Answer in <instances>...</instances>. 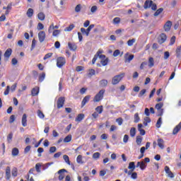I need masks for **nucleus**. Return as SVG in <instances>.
I'll list each match as a JSON object with an SVG mask.
<instances>
[{"instance_id": "43", "label": "nucleus", "mask_w": 181, "mask_h": 181, "mask_svg": "<svg viewBox=\"0 0 181 181\" xmlns=\"http://www.w3.org/2000/svg\"><path fill=\"white\" fill-rule=\"evenodd\" d=\"M136 142L137 145H140L141 144H142V137L141 136H137Z\"/></svg>"}, {"instance_id": "1", "label": "nucleus", "mask_w": 181, "mask_h": 181, "mask_svg": "<svg viewBox=\"0 0 181 181\" xmlns=\"http://www.w3.org/2000/svg\"><path fill=\"white\" fill-rule=\"evenodd\" d=\"M105 93V90H100L94 97L93 102L94 103H100L103 98H104V93Z\"/></svg>"}, {"instance_id": "31", "label": "nucleus", "mask_w": 181, "mask_h": 181, "mask_svg": "<svg viewBox=\"0 0 181 181\" xmlns=\"http://www.w3.org/2000/svg\"><path fill=\"white\" fill-rule=\"evenodd\" d=\"M177 57H180L181 56V45L177 47L175 51Z\"/></svg>"}, {"instance_id": "60", "label": "nucleus", "mask_w": 181, "mask_h": 181, "mask_svg": "<svg viewBox=\"0 0 181 181\" xmlns=\"http://www.w3.org/2000/svg\"><path fill=\"white\" fill-rule=\"evenodd\" d=\"M170 56V54L169 53V52H164V59L165 60H168V59H169Z\"/></svg>"}, {"instance_id": "51", "label": "nucleus", "mask_w": 181, "mask_h": 181, "mask_svg": "<svg viewBox=\"0 0 181 181\" xmlns=\"http://www.w3.org/2000/svg\"><path fill=\"white\" fill-rule=\"evenodd\" d=\"M129 139V136H128V134H125V135L124 136V138H123V142H124V144H127Z\"/></svg>"}, {"instance_id": "37", "label": "nucleus", "mask_w": 181, "mask_h": 181, "mask_svg": "<svg viewBox=\"0 0 181 181\" xmlns=\"http://www.w3.org/2000/svg\"><path fill=\"white\" fill-rule=\"evenodd\" d=\"M71 141V135H68L64 139V142L66 144L67 142H70Z\"/></svg>"}, {"instance_id": "39", "label": "nucleus", "mask_w": 181, "mask_h": 181, "mask_svg": "<svg viewBox=\"0 0 181 181\" xmlns=\"http://www.w3.org/2000/svg\"><path fill=\"white\" fill-rule=\"evenodd\" d=\"M160 125H162V117L158 118L156 127L157 128H160Z\"/></svg>"}, {"instance_id": "7", "label": "nucleus", "mask_w": 181, "mask_h": 181, "mask_svg": "<svg viewBox=\"0 0 181 181\" xmlns=\"http://www.w3.org/2000/svg\"><path fill=\"white\" fill-rule=\"evenodd\" d=\"M158 39V43L160 45H162L163 43H165V42H166V39H168V37L166 36V34L161 33L159 35Z\"/></svg>"}, {"instance_id": "25", "label": "nucleus", "mask_w": 181, "mask_h": 181, "mask_svg": "<svg viewBox=\"0 0 181 181\" xmlns=\"http://www.w3.org/2000/svg\"><path fill=\"white\" fill-rule=\"evenodd\" d=\"M77 163H80L81 165H83L84 162L83 161V156L78 155L76 158Z\"/></svg>"}, {"instance_id": "42", "label": "nucleus", "mask_w": 181, "mask_h": 181, "mask_svg": "<svg viewBox=\"0 0 181 181\" xmlns=\"http://www.w3.org/2000/svg\"><path fill=\"white\" fill-rule=\"evenodd\" d=\"M12 138H13V134L10 133L7 136V141L8 144H11L12 142Z\"/></svg>"}, {"instance_id": "40", "label": "nucleus", "mask_w": 181, "mask_h": 181, "mask_svg": "<svg viewBox=\"0 0 181 181\" xmlns=\"http://www.w3.org/2000/svg\"><path fill=\"white\" fill-rule=\"evenodd\" d=\"M37 114L39 118H40L41 119H43V118H45V114H43L42 111L37 110Z\"/></svg>"}, {"instance_id": "44", "label": "nucleus", "mask_w": 181, "mask_h": 181, "mask_svg": "<svg viewBox=\"0 0 181 181\" xmlns=\"http://www.w3.org/2000/svg\"><path fill=\"white\" fill-rule=\"evenodd\" d=\"M140 118H139V115L138 113H135L134 115V122L136 124H138L139 122Z\"/></svg>"}, {"instance_id": "10", "label": "nucleus", "mask_w": 181, "mask_h": 181, "mask_svg": "<svg viewBox=\"0 0 181 181\" xmlns=\"http://www.w3.org/2000/svg\"><path fill=\"white\" fill-rule=\"evenodd\" d=\"M164 30L165 32H169L172 28V21H168L164 25Z\"/></svg>"}, {"instance_id": "49", "label": "nucleus", "mask_w": 181, "mask_h": 181, "mask_svg": "<svg viewBox=\"0 0 181 181\" xmlns=\"http://www.w3.org/2000/svg\"><path fill=\"white\" fill-rule=\"evenodd\" d=\"M175 42H176V37L173 36L170 39V45L172 46V45H175Z\"/></svg>"}, {"instance_id": "45", "label": "nucleus", "mask_w": 181, "mask_h": 181, "mask_svg": "<svg viewBox=\"0 0 181 181\" xmlns=\"http://www.w3.org/2000/svg\"><path fill=\"white\" fill-rule=\"evenodd\" d=\"M146 89H142V90L139 92V95H138V97H139V98H141V97L144 96V95L146 94Z\"/></svg>"}, {"instance_id": "14", "label": "nucleus", "mask_w": 181, "mask_h": 181, "mask_svg": "<svg viewBox=\"0 0 181 181\" xmlns=\"http://www.w3.org/2000/svg\"><path fill=\"white\" fill-rule=\"evenodd\" d=\"M152 4H153V1L152 0H146L144 3V9H148L152 6Z\"/></svg>"}, {"instance_id": "4", "label": "nucleus", "mask_w": 181, "mask_h": 181, "mask_svg": "<svg viewBox=\"0 0 181 181\" xmlns=\"http://www.w3.org/2000/svg\"><path fill=\"white\" fill-rule=\"evenodd\" d=\"M66 173H67V170L66 169H61L57 172V175H59V180H63V179L66 177V174H64Z\"/></svg>"}, {"instance_id": "18", "label": "nucleus", "mask_w": 181, "mask_h": 181, "mask_svg": "<svg viewBox=\"0 0 181 181\" xmlns=\"http://www.w3.org/2000/svg\"><path fill=\"white\" fill-rule=\"evenodd\" d=\"M181 129V124L179 123L173 129V134L176 135Z\"/></svg>"}, {"instance_id": "35", "label": "nucleus", "mask_w": 181, "mask_h": 181, "mask_svg": "<svg viewBox=\"0 0 181 181\" xmlns=\"http://www.w3.org/2000/svg\"><path fill=\"white\" fill-rule=\"evenodd\" d=\"M74 29V24L70 25L69 27L65 28V32H71Z\"/></svg>"}, {"instance_id": "46", "label": "nucleus", "mask_w": 181, "mask_h": 181, "mask_svg": "<svg viewBox=\"0 0 181 181\" xmlns=\"http://www.w3.org/2000/svg\"><path fill=\"white\" fill-rule=\"evenodd\" d=\"M103 106H98L96 108H95V111L97 112H98V114H103Z\"/></svg>"}, {"instance_id": "54", "label": "nucleus", "mask_w": 181, "mask_h": 181, "mask_svg": "<svg viewBox=\"0 0 181 181\" xmlns=\"http://www.w3.org/2000/svg\"><path fill=\"white\" fill-rule=\"evenodd\" d=\"M119 22H121V18L116 17L113 19V23H115V25H117V23H119Z\"/></svg>"}, {"instance_id": "6", "label": "nucleus", "mask_w": 181, "mask_h": 181, "mask_svg": "<svg viewBox=\"0 0 181 181\" xmlns=\"http://www.w3.org/2000/svg\"><path fill=\"white\" fill-rule=\"evenodd\" d=\"M64 101H66L64 97L59 98L57 102V107L58 109L63 108V106L64 105Z\"/></svg>"}, {"instance_id": "47", "label": "nucleus", "mask_w": 181, "mask_h": 181, "mask_svg": "<svg viewBox=\"0 0 181 181\" xmlns=\"http://www.w3.org/2000/svg\"><path fill=\"white\" fill-rule=\"evenodd\" d=\"M46 77V74L42 73L41 75L39 76V81L42 83L43 80H45V78Z\"/></svg>"}, {"instance_id": "8", "label": "nucleus", "mask_w": 181, "mask_h": 181, "mask_svg": "<svg viewBox=\"0 0 181 181\" xmlns=\"http://www.w3.org/2000/svg\"><path fill=\"white\" fill-rule=\"evenodd\" d=\"M38 39L40 43H43V42H45V40L46 39V33H45V31H40L38 33Z\"/></svg>"}, {"instance_id": "26", "label": "nucleus", "mask_w": 181, "mask_h": 181, "mask_svg": "<svg viewBox=\"0 0 181 181\" xmlns=\"http://www.w3.org/2000/svg\"><path fill=\"white\" fill-rule=\"evenodd\" d=\"M150 122H151V118H149V117H144V127H148V124H149Z\"/></svg>"}, {"instance_id": "12", "label": "nucleus", "mask_w": 181, "mask_h": 181, "mask_svg": "<svg viewBox=\"0 0 181 181\" xmlns=\"http://www.w3.org/2000/svg\"><path fill=\"white\" fill-rule=\"evenodd\" d=\"M21 124L23 127H27L28 125V116L26 114H23L22 117Z\"/></svg>"}, {"instance_id": "57", "label": "nucleus", "mask_w": 181, "mask_h": 181, "mask_svg": "<svg viewBox=\"0 0 181 181\" xmlns=\"http://www.w3.org/2000/svg\"><path fill=\"white\" fill-rule=\"evenodd\" d=\"M45 28V25H43V24L42 23H39L37 25V30H43Z\"/></svg>"}, {"instance_id": "27", "label": "nucleus", "mask_w": 181, "mask_h": 181, "mask_svg": "<svg viewBox=\"0 0 181 181\" xmlns=\"http://www.w3.org/2000/svg\"><path fill=\"white\" fill-rule=\"evenodd\" d=\"M27 16L28 18H32L33 16V8H28L27 11Z\"/></svg>"}, {"instance_id": "17", "label": "nucleus", "mask_w": 181, "mask_h": 181, "mask_svg": "<svg viewBox=\"0 0 181 181\" xmlns=\"http://www.w3.org/2000/svg\"><path fill=\"white\" fill-rule=\"evenodd\" d=\"M157 144L160 149H163V148H165V146L163 145V144H165V141H163V139H158Z\"/></svg>"}, {"instance_id": "21", "label": "nucleus", "mask_w": 181, "mask_h": 181, "mask_svg": "<svg viewBox=\"0 0 181 181\" xmlns=\"http://www.w3.org/2000/svg\"><path fill=\"white\" fill-rule=\"evenodd\" d=\"M100 87H107L108 86V81L106 79H103L99 83Z\"/></svg>"}, {"instance_id": "38", "label": "nucleus", "mask_w": 181, "mask_h": 181, "mask_svg": "<svg viewBox=\"0 0 181 181\" xmlns=\"http://www.w3.org/2000/svg\"><path fill=\"white\" fill-rule=\"evenodd\" d=\"M136 41V40H135V38H133L132 40H129L127 41L128 46H133Z\"/></svg>"}, {"instance_id": "36", "label": "nucleus", "mask_w": 181, "mask_h": 181, "mask_svg": "<svg viewBox=\"0 0 181 181\" xmlns=\"http://www.w3.org/2000/svg\"><path fill=\"white\" fill-rule=\"evenodd\" d=\"M163 12V8H160L154 13V16H159V15H160V13H162Z\"/></svg>"}, {"instance_id": "9", "label": "nucleus", "mask_w": 181, "mask_h": 181, "mask_svg": "<svg viewBox=\"0 0 181 181\" xmlns=\"http://www.w3.org/2000/svg\"><path fill=\"white\" fill-rule=\"evenodd\" d=\"M134 59V54L129 55V53L127 52L124 54V62L125 63H131V61Z\"/></svg>"}, {"instance_id": "22", "label": "nucleus", "mask_w": 181, "mask_h": 181, "mask_svg": "<svg viewBox=\"0 0 181 181\" xmlns=\"http://www.w3.org/2000/svg\"><path fill=\"white\" fill-rule=\"evenodd\" d=\"M31 94L33 97H35V95H37V94H39V88H33L31 91Z\"/></svg>"}, {"instance_id": "24", "label": "nucleus", "mask_w": 181, "mask_h": 181, "mask_svg": "<svg viewBox=\"0 0 181 181\" xmlns=\"http://www.w3.org/2000/svg\"><path fill=\"white\" fill-rule=\"evenodd\" d=\"M11 153L13 156H18L19 155V149L18 148H13Z\"/></svg>"}, {"instance_id": "29", "label": "nucleus", "mask_w": 181, "mask_h": 181, "mask_svg": "<svg viewBox=\"0 0 181 181\" xmlns=\"http://www.w3.org/2000/svg\"><path fill=\"white\" fill-rule=\"evenodd\" d=\"M100 156H101V153L96 152L93 154L92 157L95 160H97L98 159H100Z\"/></svg>"}, {"instance_id": "16", "label": "nucleus", "mask_w": 181, "mask_h": 181, "mask_svg": "<svg viewBox=\"0 0 181 181\" xmlns=\"http://www.w3.org/2000/svg\"><path fill=\"white\" fill-rule=\"evenodd\" d=\"M11 179V167L7 166L6 168V180H9Z\"/></svg>"}, {"instance_id": "62", "label": "nucleus", "mask_w": 181, "mask_h": 181, "mask_svg": "<svg viewBox=\"0 0 181 181\" xmlns=\"http://www.w3.org/2000/svg\"><path fill=\"white\" fill-rule=\"evenodd\" d=\"M11 64L13 66H16V64H18V59H16V58H13L11 60Z\"/></svg>"}, {"instance_id": "53", "label": "nucleus", "mask_w": 181, "mask_h": 181, "mask_svg": "<svg viewBox=\"0 0 181 181\" xmlns=\"http://www.w3.org/2000/svg\"><path fill=\"white\" fill-rule=\"evenodd\" d=\"M162 107H163V103H159L158 104L156 105V110H162Z\"/></svg>"}, {"instance_id": "3", "label": "nucleus", "mask_w": 181, "mask_h": 181, "mask_svg": "<svg viewBox=\"0 0 181 181\" xmlns=\"http://www.w3.org/2000/svg\"><path fill=\"white\" fill-rule=\"evenodd\" d=\"M65 64H66V58L63 57H59L57 59V66L59 69H62V67H63V66H64Z\"/></svg>"}, {"instance_id": "33", "label": "nucleus", "mask_w": 181, "mask_h": 181, "mask_svg": "<svg viewBox=\"0 0 181 181\" xmlns=\"http://www.w3.org/2000/svg\"><path fill=\"white\" fill-rule=\"evenodd\" d=\"M63 158H64V160H65L66 163H67V165H71L70 163V158H69V156L64 155Z\"/></svg>"}, {"instance_id": "41", "label": "nucleus", "mask_w": 181, "mask_h": 181, "mask_svg": "<svg viewBox=\"0 0 181 181\" xmlns=\"http://www.w3.org/2000/svg\"><path fill=\"white\" fill-rule=\"evenodd\" d=\"M40 168H42V165L40 163H37L35 165V170L36 172H37L38 173H40L41 170H40Z\"/></svg>"}, {"instance_id": "48", "label": "nucleus", "mask_w": 181, "mask_h": 181, "mask_svg": "<svg viewBox=\"0 0 181 181\" xmlns=\"http://www.w3.org/2000/svg\"><path fill=\"white\" fill-rule=\"evenodd\" d=\"M62 90H63V78H61L59 83V91H62Z\"/></svg>"}, {"instance_id": "20", "label": "nucleus", "mask_w": 181, "mask_h": 181, "mask_svg": "<svg viewBox=\"0 0 181 181\" xmlns=\"http://www.w3.org/2000/svg\"><path fill=\"white\" fill-rule=\"evenodd\" d=\"M83 119H84V114H79L76 117L75 121H76V122H81V121Z\"/></svg>"}, {"instance_id": "11", "label": "nucleus", "mask_w": 181, "mask_h": 181, "mask_svg": "<svg viewBox=\"0 0 181 181\" xmlns=\"http://www.w3.org/2000/svg\"><path fill=\"white\" fill-rule=\"evenodd\" d=\"M136 168H140L141 170H145L146 169V163L144 161L137 162Z\"/></svg>"}, {"instance_id": "52", "label": "nucleus", "mask_w": 181, "mask_h": 181, "mask_svg": "<svg viewBox=\"0 0 181 181\" xmlns=\"http://www.w3.org/2000/svg\"><path fill=\"white\" fill-rule=\"evenodd\" d=\"M60 35V30H54L52 33V36H59Z\"/></svg>"}, {"instance_id": "19", "label": "nucleus", "mask_w": 181, "mask_h": 181, "mask_svg": "<svg viewBox=\"0 0 181 181\" xmlns=\"http://www.w3.org/2000/svg\"><path fill=\"white\" fill-rule=\"evenodd\" d=\"M155 66V59H153V57H149L148 58V67L151 69Z\"/></svg>"}, {"instance_id": "64", "label": "nucleus", "mask_w": 181, "mask_h": 181, "mask_svg": "<svg viewBox=\"0 0 181 181\" xmlns=\"http://www.w3.org/2000/svg\"><path fill=\"white\" fill-rule=\"evenodd\" d=\"M30 146H27L24 149V153H28L30 151Z\"/></svg>"}, {"instance_id": "50", "label": "nucleus", "mask_w": 181, "mask_h": 181, "mask_svg": "<svg viewBox=\"0 0 181 181\" xmlns=\"http://www.w3.org/2000/svg\"><path fill=\"white\" fill-rule=\"evenodd\" d=\"M37 152H38V156L40 157L42 156V153H43V152H45V149H43V148L40 147L37 148Z\"/></svg>"}, {"instance_id": "58", "label": "nucleus", "mask_w": 181, "mask_h": 181, "mask_svg": "<svg viewBox=\"0 0 181 181\" xmlns=\"http://www.w3.org/2000/svg\"><path fill=\"white\" fill-rule=\"evenodd\" d=\"M120 53L121 52L119 51V49L115 50V52H113L114 57H117V56H119Z\"/></svg>"}, {"instance_id": "55", "label": "nucleus", "mask_w": 181, "mask_h": 181, "mask_svg": "<svg viewBox=\"0 0 181 181\" xmlns=\"http://www.w3.org/2000/svg\"><path fill=\"white\" fill-rule=\"evenodd\" d=\"M52 56H53V53L49 52L47 54H45V56L44 57V60H47V59H50V57H52Z\"/></svg>"}, {"instance_id": "32", "label": "nucleus", "mask_w": 181, "mask_h": 181, "mask_svg": "<svg viewBox=\"0 0 181 181\" xmlns=\"http://www.w3.org/2000/svg\"><path fill=\"white\" fill-rule=\"evenodd\" d=\"M37 17H38V19H40V21H45V16L44 13L42 12L39 13L37 15Z\"/></svg>"}, {"instance_id": "5", "label": "nucleus", "mask_w": 181, "mask_h": 181, "mask_svg": "<svg viewBox=\"0 0 181 181\" xmlns=\"http://www.w3.org/2000/svg\"><path fill=\"white\" fill-rule=\"evenodd\" d=\"M100 64H102V66H107V64H108V62H110V59L104 54L100 55Z\"/></svg>"}, {"instance_id": "59", "label": "nucleus", "mask_w": 181, "mask_h": 181, "mask_svg": "<svg viewBox=\"0 0 181 181\" xmlns=\"http://www.w3.org/2000/svg\"><path fill=\"white\" fill-rule=\"evenodd\" d=\"M36 47V40L33 39L32 41L31 50H33Z\"/></svg>"}, {"instance_id": "28", "label": "nucleus", "mask_w": 181, "mask_h": 181, "mask_svg": "<svg viewBox=\"0 0 181 181\" xmlns=\"http://www.w3.org/2000/svg\"><path fill=\"white\" fill-rule=\"evenodd\" d=\"M11 175L13 177H16L18 176V168H13L11 171Z\"/></svg>"}, {"instance_id": "61", "label": "nucleus", "mask_w": 181, "mask_h": 181, "mask_svg": "<svg viewBox=\"0 0 181 181\" xmlns=\"http://www.w3.org/2000/svg\"><path fill=\"white\" fill-rule=\"evenodd\" d=\"M81 11V4H78L75 8V11L78 13Z\"/></svg>"}, {"instance_id": "63", "label": "nucleus", "mask_w": 181, "mask_h": 181, "mask_svg": "<svg viewBox=\"0 0 181 181\" xmlns=\"http://www.w3.org/2000/svg\"><path fill=\"white\" fill-rule=\"evenodd\" d=\"M116 122H117L118 125H121L123 122L122 118L119 117L117 119Z\"/></svg>"}, {"instance_id": "23", "label": "nucleus", "mask_w": 181, "mask_h": 181, "mask_svg": "<svg viewBox=\"0 0 181 181\" xmlns=\"http://www.w3.org/2000/svg\"><path fill=\"white\" fill-rule=\"evenodd\" d=\"M135 168H136V166H135V163L130 162L129 163L128 169H131L132 172H134V170H135Z\"/></svg>"}, {"instance_id": "15", "label": "nucleus", "mask_w": 181, "mask_h": 181, "mask_svg": "<svg viewBox=\"0 0 181 181\" xmlns=\"http://www.w3.org/2000/svg\"><path fill=\"white\" fill-rule=\"evenodd\" d=\"M12 54V49L8 48L6 50L4 56L5 57V59H9V57H11V55Z\"/></svg>"}, {"instance_id": "13", "label": "nucleus", "mask_w": 181, "mask_h": 181, "mask_svg": "<svg viewBox=\"0 0 181 181\" xmlns=\"http://www.w3.org/2000/svg\"><path fill=\"white\" fill-rule=\"evenodd\" d=\"M90 98H91V96L90 95H86L83 98L82 102H81V107H84L87 103L90 101Z\"/></svg>"}, {"instance_id": "56", "label": "nucleus", "mask_w": 181, "mask_h": 181, "mask_svg": "<svg viewBox=\"0 0 181 181\" xmlns=\"http://www.w3.org/2000/svg\"><path fill=\"white\" fill-rule=\"evenodd\" d=\"M56 151H57V148H56V146H52L49 148V153H54Z\"/></svg>"}, {"instance_id": "30", "label": "nucleus", "mask_w": 181, "mask_h": 181, "mask_svg": "<svg viewBox=\"0 0 181 181\" xmlns=\"http://www.w3.org/2000/svg\"><path fill=\"white\" fill-rule=\"evenodd\" d=\"M136 134V129H135V127H132L131 129H130V136L134 138V136H135Z\"/></svg>"}, {"instance_id": "34", "label": "nucleus", "mask_w": 181, "mask_h": 181, "mask_svg": "<svg viewBox=\"0 0 181 181\" xmlns=\"http://www.w3.org/2000/svg\"><path fill=\"white\" fill-rule=\"evenodd\" d=\"M68 46L71 50H76L77 49V46L76 44L69 43Z\"/></svg>"}, {"instance_id": "2", "label": "nucleus", "mask_w": 181, "mask_h": 181, "mask_svg": "<svg viewBox=\"0 0 181 181\" xmlns=\"http://www.w3.org/2000/svg\"><path fill=\"white\" fill-rule=\"evenodd\" d=\"M124 76H125V74L122 73L114 76L112 80V84H113V86H115V84H118V83H119V81H121V80L124 78Z\"/></svg>"}]
</instances>
